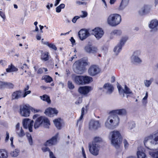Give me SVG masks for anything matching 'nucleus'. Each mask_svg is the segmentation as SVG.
I'll return each instance as SVG.
<instances>
[{
    "instance_id": "obj_31",
    "label": "nucleus",
    "mask_w": 158,
    "mask_h": 158,
    "mask_svg": "<svg viewBox=\"0 0 158 158\" xmlns=\"http://www.w3.org/2000/svg\"><path fill=\"white\" fill-rule=\"evenodd\" d=\"M40 98L41 99L44 101L46 102L48 104H50L51 102L50 97L46 94H44L42 96H40Z\"/></svg>"
},
{
    "instance_id": "obj_48",
    "label": "nucleus",
    "mask_w": 158,
    "mask_h": 158,
    "mask_svg": "<svg viewBox=\"0 0 158 158\" xmlns=\"http://www.w3.org/2000/svg\"><path fill=\"white\" fill-rule=\"evenodd\" d=\"M49 47L55 50H56L57 49V48L55 45L52 44H50V45H49Z\"/></svg>"
},
{
    "instance_id": "obj_5",
    "label": "nucleus",
    "mask_w": 158,
    "mask_h": 158,
    "mask_svg": "<svg viewBox=\"0 0 158 158\" xmlns=\"http://www.w3.org/2000/svg\"><path fill=\"white\" fill-rule=\"evenodd\" d=\"M121 21V16L116 14H111L107 19L108 23L112 27H115L118 25Z\"/></svg>"
},
{
    "instance_id": "obj_53",
    "label": "nucleus",
    "mask_w": 158,
    "mask_h": 158,
    "mask_svg": "<svg viewBox=\"0 0 158 158\" xmlns=\"http://www.w3.org/2000/svg\"><path fill=\"white\" fill-rule=\"evenodd\" d=\"M82 13L83 14V15L82 16H81V17L82 18H84L86 17L87 15V13L86 12L82 11Z\"/></svg>"
},
{
    "instance_id": "obj_11",
    "label": "nucleus",
    "mask_w": 158,
    "mask_h": 158,
    "mask_svg": "<svg viewBox=\"0 0 158 158\" xmlns=\"http://www.w3.org/2000/svg\"><path fill=\"white\" fill-rule=\"evenodd\" d=\"M128 39L127 37H123L121 39L119 44L114 48V51L115 53L117 54L121 50L122 46Z\"/></svg>"
},
{
    "instance_id": "obj_8",
    "label": "nucleus",
    "mask_w": 158,
    "mask_h": 158,
    "mask_svg": "<svg viewBox=\"0 0 158 158\" xmlns=\"http://www.w3.org/2000/svg\"><path fill=\"white\" fill-rule=\"evenodd\" d=\"M30 113V108L26 105L20 106L19 113L23 117H27L29 116Z\"/></svg>"
},
{
    "instance_id": "obj_42",
    "label": "nucleus",
    "mask_w": 158,
    "mask_h": 158,
    "mask_svg": "<svg viewBox=\"0 0 158 158\" xmlns=\"http://www.w3.org/2000/svg\"><path fill=\"white\" fill-rule=\"evenodd\" d=\"M19 150L18 149H15L13 151L11 152L10 155L13 157H16L19 155Z\"/></svg>"
},
{
    "instance_id": "obj_33",
    "label": "nucleus",
    "mask_w": 158,
    "mask_h": 158,
    "mask_svg": "<svg viewBox=\"0 0 158 158\" xmlns=\"http://www.w3.org/2000/svg\"><path fill=\"white\" fill-rule=\"evenodd\" d=\"M153 80L154 79L152 78H151L149 80H144V83L145 86L147 87H149Z\"/></svg>"
},
{
    "instance_id": "obj_46",
    "label": "nucleus",
    "mask_w": 158,
    "mask_h": 158,
    "mask_svg": "<svg viewBox=\"0 0 158 158\" xmlns=\"http://www.w3.org/2000/svg\"><path fill=\"white\" fill-rule=\"evenodd\" d=\"M135 125L133 122H130L129 123L128 127L130 130H131L135 127Z\"/></svg>"
},
{
    "instance_id": "obj_6",
    "label": "nucleus",
    "mask_w": 158,
    "mask_h": 158,
    "mask_svg": "<svg viewBox=\"0 0 158 158\" xmlns=\"http://www.w3.org/2000/svg\"><path fill=\"white\" fill-rule=\"evenodd\" d=\"M50 125L49 121L47 118L41 116L36 120L34 123V127L35 129L38 128L40 126H43L45 128H48Z\"/></svg>"
},
{
    "instance_id": "obj_55",
    "label": "nucleus",
    "mask_w": 158,
    "mask_h": 158,
    "mask_svg": "<svg viewBox=\"0 0 158 158\" xmlns=\"http://www.w3.org/2000/svg\"><path fill=\"white\" fill-rule=\"evenodd\" d=\"M6 62L5 60H0V63L2 65H4L6 64Z\"/></svg>"
},
{
    "instance_id": "obj_63",
    "label": "nucleus",
    "mask_w": 158,
    "mask_h": 158,
    "mask_svg": "<svg viewBox=\"0 0 158 158\" xmlns=\"http://www.w3.org/2000/svg\"><path fill=\"white\" fill-rule=\"evenodd\" d=\"M59 6L60 7L61 9H63L64 8L65 5L64 4H61Z\"/></svg>"
},
{
    "instance_id": "obj_57",
    "label": "nucleus",
    "mask_w": 158,
    "mask_h": 158,
    "mask_svg": "<svg viewBox=\"0 0 158 158\" xmlns=\"http://www.w3.org/2000/svg\"><path fill=\"white\" fill-rule=\"evenodd\" d=\"M43 69L40 68L37 71V73L38 74H41L43 73Z\"/></svg>"
},
{
    "instance_id": "obj_13",
    "label": "nucleus",
    "mask_w": 158,
    "mask_h": 158,
    "mask_svg": "<svg viewBox=\"0 0 158 158\" xmlns=\"http://www.w3.org/2000/svg\"><path fill=\"white\" fill-rule=\"evenodd\" d=\"M140 54L139 51H137L134 52L131 57V60L132 63L134 64H139L142 62V60L138 57Z\"/></svg>"
},
{
    "instance_id": "obj_56",
    "label": "nucleus",
    "mask_w": 158,
    "mask_h": 158,
    "mask_svg": "<svg viewBox=\"0 0 158 158\" xmlns=\"http://www.w3.org/2000/svg\"><path fill=\"white\" fill-rule=\"evenodd\" d=\"M61 11V9L59 6L56 8V11L57 13L60 12Z\"/></svg>"
},
{
    "instance_id": "obj_61",
    "label": "nucleus",
    "mask_w": 158,
    "mask_h": 158,
    "mask_svg": "<svg viewBox=\"0 0 158 158\" xmlns=\"http://www.w3.org/2000/svg\"><path fill=\"white\" fill-rule=\"evenodd\" d=\"M19 129H20V128L19 123H18L16 126V131Z\"/></svg>"
},
{
    "instance_id": "obj_25",
    "label": "nucleus",
    "mask_w": 158,
    "mask_h": 158,
    "mask_svg": "<svg viewBox=\"0 0 158 158\" xmlns=\"http://www.w3.org/2000/svg\"><path fill=\"white\" fill-rule=\"evenodd\" d=\"M129 0H122L120 6L118 7V9L120 10H123L128 5Z\"/></svg>"
},
{
    "instance_id": "obj_40",
    "label": "nucleus",
    "mask_w": 158,
    "mask_h": 158,
    "mask_svg": "<svg viewBox=\"0 0 158 158\" xmlns=\"http://www.w3.org/2000/svg\"><path fill=\"white\" fill-rule=\"evenodd\" d=\"M126 94H131L132 92L130 89L127 87L126 85H125V88L124 89H123V93Z\"/></svg>"
},
{
    "instance_id": "obj_43",
    "label": "nucleus",
    "mask_w": 158,
    "mask_h": 158,
    "mask_svg": "<svg viewBox=\"0 0 158 158\" xmlns=\"http://www.w3.org/2000/svg\"><path fill=\"white\" fill-rule=\"evenodd\" d=\"M44 79L46 82H50L52 81L51 77L48 75H45L44 76Z\"/></svg>"
},
{
    "instance_id": "obj_20",
    "label": "nucleus",
    "mask_w": 158,
    "mask_h": 158,
    "mask_svg": "<svg viewBox=\"0 0 158 158\" xmlns=\"http://www.w3.org/2000/svg\"><path fill=\"white\" fill-rule=\"evenodd\" d=\"M58 113V110L55 108L49 107L45 111V114L48 116L51 117L53 115H56Z\"/></svg>"
},
{
    "instance_id": "obj_21",
    "label": "nucleus",
    "mask_w": 158,
    "mask_h": 158,
    "mask_svg": "<svg viewBox=\"0 0 158 158\" xmlns=\"http://www.w3.org/2000/svg\"><path fill=\"white\" fill-rule=\"evenodd\" d=\"M83 76H76L73 77L74 82L78 85H83Z\"/></svg>"
},
{
    "instance_id": "obj_49",
    "label": "nucleus",
    "mask_w": 158,
    "mask_h": 158,
    "mask_svg": "<svg viewBox=\"0 0 158 158\" xmlns=\"http://www.w3.org/2000/svg\"><path fill=\"white\" fill-rule=\"evenodd\" d=\"M80 18V17L79 16H75L72 19V22L73 23H75L76 22L77 20L79 18Z\"/></svg>"
},
{
    "instance_id": "obj_17",
    "label": "nucleus",
    "mask_w": 158,
    "mask_h": 158,
    "mask_svg": "<svg viewBox=\"0 0 158 158\" xmlns=\"http://www.w3.org/2000/svg\"><path fill=\"white\" fill-rule=\"evenodd\" d=\"M78 36L80 40H83L89 36L90 34L87 30L81 29L78 33Z\"/></svg>"
},
{
    "instance_id": "obj_18",
    "label": "nucleus",
    "mask_w": 158,
    "mask_h": 158,
    "mask_svg": "<svg viewBox=\"0 0 158 158\" xmlns=\"http://www.w3.org/2000/svg\"><path fill=\"white\" fill-rule=\"evenodd\" d=\"M92 90L91 87L85 86L80 87L78 89L79 92L85 95H87L88 93Z\"/></svg>"
},
{
    "instance_id": "obj_38",
    "label": "nucleus",
    "mask_w": 158,
    "mask_h": 158,
    "mask_svg": "<svg viewBox=\"0 0 158 158\" xmlns=\"http://www.w3.org/2000/svg\"><path fill=\"white\" fill-rule=\"evenodd\" d=\"M137 156L138 158H146V156L143 152L138 151L137 152Z\"/></svg>"
},
{
    "instance_id": "obj_23",
    "label": "nucleus",
    "mask_w": 158,
    "mask_h": 158,
    "mask_svg": "<svg viewBox=\"0 0 158 158\" xmlns=\"http://www.w3.org/2000/svg\"><path fill=\"white\" fill-rule=\"evenodd\" d=\"M22 92L17 91L14 92L12 95V100L17 99L21 97Z\"/></svg>"
},
{
    "instance_id": "obj_28",
    "label": "nucleus",
    "mask_w": 158,
    "mask_h": 158,
    "mask_svg": "<svg viewBox=\"0 0 158 158\" xmlns=\"http://www.w3.org/2000/svg\"><path fill=\"white\" fill-rule=\"evenodd\" d=\"M60 121L61 119L60 118L55 119L53 121L55 126L58 129H60L61 128Z\"/></svg>"
},
{
    "instance_id": "obj_1",
    "label": "nucleus",
    "mask_w": 158,
    "mask_h": 158,
    "mask_svg": "<svg viewBox=\"0 0 158 158\" xmlns=\"http://www.w3.org/2000/svg\"><path fill=\"white\" fill-rule=\"evenodd\" d=\"M127 111L125 109H118L111 111L110 115L105 123L106 127L109 129L118 126L119 123V118L117 114L120 115H125Z\"/></svg>"
},
{
    "instance_id": "obj_29",
    "label": "nucleus",
    "mask_w": 158,
    "mask_h": 158,
    "mask_svg": "<svg viewBox=\"0 0 158 158\" xmlns=\"http://www.w3.org/2000/svg\"><path fill=\"white\" fill-rule=\"evenodd\" d=\"M0 85L1 86L2 85L3 86L9 89H12L14 87L13 85L10 83L1 82H0Z\"/></svg>"
},
{
    "instance_id": "obj_41",
    "label": "nucleus",
    "mask_w": 158,
    "mask_h": 158,
    "mask_svg": "<svg viewBox=\"0 0 158 158\" xmlns=\"http://www.w3.org/2000/svg\"><path fill=\"white\" fill-rule=\"evenodd\" d=\"M26 136L27 138L29 144L30 145L33 144V140L31 134L29 133H27L26 135Z\"/></svg>"
},
{
    "instance_id": "obj_62",
    "label": "nucleus",
    "mask_w": 158,
    "mask_h": 158,
    "mask_svg": "<svg viewBox=\"0 0 158 158\" xmlns=\"http://www.w3.org/2000/svg\"><path fill=\"white\" fill-rule=\"evenodd\" d=\"M148 97V92H147L145 96L143 98V101H144L145 100H146L147 99Z\"/></svg>"
},
{
    "instance_id": "obj_51",
    "label": "nucleus",
    "mask_w": 158,
    "mask_h": 158,
    "mask_svg": "<svg viewBox=\"0 0 158 158\" xmlns=\"http://www.w3.org/2000/svg\"><path fill=\"white\" fill-rule=\"evenodd\" d=\"M31 93V91L30 90H28L27 91H25V92L23 94V97L24 98L25 97L27 94H30Z\"/></svg>"
},
{
    "instance_id": "obj_54",
    "label": "nucleus",
    "mask_w": 158,
    "mask_h": 158,
    "mask_svg": "<svg viewBox=\"0 0 158 158\" xmlns=\"http://www.w3.org/2000/svg\"><path fill=\"white\" fill-rule=\"evenodd\" d=\"M82 152V155L84 158H86V156L85 154V152L84 149V148L82 147L81 148Z\"/></svg>"
},
{
    "instance_id": "obj_22",
    "label": "nucleus",
    "mask_w": 158,
    "mask_h": 158,
    "mask_svg": "<svg viewBox=\"0 0 158 158\" xmlns=\"http://www.w3.org/2000/svg\"><path fill=\"white\" fill-rule=\"evenodd\" d=\"M103 88L106 90V93L109 94H111L113 90V86L109 83L105 84L103 86Z\"/></svg>"
},
{
    "instance_id": "obj_15",
    "label": "nucleus",
    "mask_w": 158,
    "mask_h": 158,
    "mask_svg": "<svg viewBox=\"0 0 158 158\" xmlns=\"http://www.w3.org/2000/svg\"><path fill=\"white\" fill-rule=\"evenodd\" d=\"M100 126L101 123L98 121L91 120L89 122V128L90 130H96Z\"/></svg>"
},
{
    "instance_id": "obj_14",
    "label": "nucleus",
    "mask_w": 158,
    "mask_h": 158,
    "mask_svg": "<svg viewBox=\"0 0 158 158\" xmlns=\"http://www.w3.org/2000/svg\"><path fill=\"white\" fill-rule=\"evenodd\" d=\"M85 51L89 53L94 54L97 52L98 49L97 47L92 46L91 44H88L84 48Z\"/></svg>"
},
{
    "instance_id": "obj_3",
    "label": "nucleus",
    "mask_w": 158,
    "mask_h": 158,
    "mask_svg": "<svg viewBox=\"0 0 158 158\" xmlns=\"http://www.w3.org/2000/svg\"><path fill=\"white\" fill-rule=\"evenodd\" d=\"M87 59L84 58L75 62L73 65L74 72L77 74H81L84 72L85 66L88 65Z\"/></svg>"
},
{
    "instance_id": "obj_45",
    "label": "nucleus",
    "mask_w": 158,
    "mask_h": 158,
    "mask_svg": "<svg viewBox=\"0 0 158 158\" xmlns=\"http://www.w3.org/2000/svg\"><path fill=\"white\" fill-rule=\"evenodd\" d=\"M101 141L102 139L101 138L98 137H96L94 138V141L92 142V143H97Z\"/></svg>"
},
{
    "instance_id": "obj_34",
    "label": "nucleus",
    "mask_w": 158,
    "mask_h": 158,
    "mask_svg": "<svg viewBox=\"0 0 158 158\" xmlns=\"http://www.w3.org/2000/svg\"><path fill=\"white\" fill-rule=\"evenodd\" d=\"M122 34V31L120 30L115 29L113 30L111 32V34L112 35L119 36Z\"/></svg>"
},
{
    "instance_id": "obj_35",
    "label": "nucleus",
    "mask_w": 158,
    "mask_h": 158,
    "mask_svg": "<svg viewBox=\"0 0 158 158\" xmlns=\"http://www.w3.org/2000/svg\"><path fill=\"white\" fill-rule=\"evenodd\" d=\"M48 56V52L43 53L42 54L41 59L44 61H46L49 59Z\"/></svg>"
},
{
    "instance_id": "obj_24",
    "label": "nucleus",
    "mask_w": 158,
    "mask_h": 158,
    "mask_svg": "<svg viewBox=\"0 0 158 158\" xmlns=\"http://www.w3.org/2000/svg\"><path fill=\"white\" fill-rule=\"evenodd\" d=\"M150 10V8L148 6H145L139 11V13L140 15H143L149 12Z\"/></svg>"
},
{
    "instance_id": "obj_10",
    "label": "nucleus",
    "mask_w": 158,
    "mask_h": 158,
    "mask_svg": "<svg viewBox=\"0 0 158 158\" xmlns=\"http://www.w3.org/2000/svg\"><path fill=\"white\" fill-rule=\"evenodd\" d=\"M34 121L29 118L24 119L23 121V127L26 129H28L30 132L32 131V127Z\"/></svg>"
},
{
    "instance_id": "obj_27",
    "label": "nucleus",
    "mask_w": 158,
    "mask_h": 158,
    "mask_svg": "<svg viewBox=\"0 0 158 158\" xmlns=\"http://www.w3.org/2000/svg\"><path fill=\"white\" fill-rule=\"evenodd\" d=\"M7 152L6 150L0 149V158H7Z\"/></svg>"
},
{
    "instance_id": "obj_26",
    "label": "nucleus",
    "mask_w": 158,
    "mask_h": 158,
    "mask_svg": "<svg viewBox=\"0 0 158 158\" xmlns=\"http://www.w3.org/2000/svg\"><path fill=\"white\" fill-rule=\"evenodd\" d=\"M83 85L89 84L92 81V78L88 76H83Z\"/></svg>"
},
{
    "instance_id": "obj_60",
    "label": "nucleus",
    "mask_w": 158,
    "mask_h": 158,
    "mask_svg": "<svg viewBox=\"0 0 158 158\" xmlns=\"http://www.w3.org/2000/svg\"><path fill=\"white\" fill-rule=\"evenodd\" d=\"M61 0H56L54 4L55 6H56L59 3Z\"/></svg>"
},
{
    "instance_id": "obj_32",
    "label": "nucleus",
    "mask_w": 158,
    "mask_h": 158,
    "mask_svg": "<svg viewBox=\"0 0 158 158\" xmlns=\"http://www.w3.org/2000/svg\"><path fill=\"white\" fill-rule=\"evenodd\" d=\"M16 134L20 137H22L25 135V133L21 127L20 129H18L16 131Z\"/></svg>"
},
{
    "instance_id": "obj_58",
    "label": "nucleus",
    "mask_w": 158,
    "mask_h": 158,
    "mask_svg": "<svg viewBox=\"0 0 158 158\" xmlns=\"http://www.w3.org/2000/svg\"><path fill=\"white\" fill-rule=\"evenodd\" d=\"M9 133L8 132H6V141H7L9 139Z\"/></svg>"
},
{
    "instance_id": "obj_44",
    "label": "nucleus",
    "mask_w": 158,
    "mask_h": 158,
    "mask_svg": "<svg viewBox=\"0 0 158 158\" xmlns=\"http://www.w3.org/2000/svg\"><path fill=\"white\" fill-rule=\"evenodd\" d=\"M68 86L69 89H72L74 88V86L73 84L72 81H68Z\"/></svg>"
},
{
    "instance_id": "obj_37",
    "label": "nucleus",
    "mask_w": 158,
    "mask_h": 158,
    "mask_svg": "<svg viewBox=\"0 0 158 158\" xmlns=\"http://www.w3.org/2000/svg\"><path fill=\"white\" fill-rule=\"evenodd\" d=\"M17 69L15 68L13 65L11 64L8 66V68L6 69L7 72H10L11 71H15L17 70Z\"/></svg>"
},
{
    "instance_id": "obj_16",
    "label": "nucleus",
    "mask_w": 158,
    "mask_h": 158,
    "mask_svg": "<svg viewBox=\"0 0 158 158\" xmlns=\"http://www.w3.org/2000/svg\"><path fill=\"white\" fill-rule=\"evenodd\" d=\"M93 34L98 40L100 39L103 35L104 32L102 29L100 28H95L92 30Z\"/></svg>"
},
{
    "instance_id": "obj_12",
    "label": "nucleus",
    "mask_w": 158,
    "mask_h": 158,
    "mask_svg": "<svg viewBox=\"0 0 158 158\" xmlns=\"http://www.w3.org/2000/svg\"><path fill=\"white\" fill-rule=\"evenodd\" d=\"M100 72V68L97 65H92L88 69V73L91 76H94Z\"/></svg>"
},
{
    "instance_id": "obj_9",
    "label": "nucleus",
    "mask_w": 158,
    "mask_h": 158,
    "mask_svg": "<svg viewBox=\"0 0 158 158\" xmlns=\"http://www.w3.org/2000/svg\"><path fill=\"white\" fill-rule=\"evenodd\" d=\"M151 32L154 33L158 31V20L156 19H152L151 21L148 24Z\"/></svg>"
},
{
    "instance_id": "obj_64",
    "label": "nucleus",
    "mask_w": 158,
    "mask_h": 158,
    "mask_svg": "<svg viewBox=\"0 0 158 158\" xmlns=\"http://www.w3.org/2000/svg\"><path fill=\"white\" fill-rule=\"evenodd\" d=\"M102 0V2H103V3L104 4V6H105L104 8H107V5L106 2L105 0Z\"/></svg>"
},
{
    "instance_id": "obj_30",
    "label": "nucleus",
    "mask_w": 158,
    "mask_h": 158,
    "mask_svg": "<svg viewBox=\"0 0 158 158\" xmlns=\"http://www.w3.org/2000/svg\"><path fill=\"white\" fill-rule=\"evenodd\" d=\"M42 150L43 152H49L50 158H56L54 156L53 152L50 151V149L46 147H43L42 148Z\"/></svg>"
},
{
    "instance_id": "obj_36",
    "label": "nucleus",
    "mask_w": 158,
    "mask_h": 158,
    "mask_svg": "<svg viewBox=\"0 0 158 158\" xmlns=\"http://www.w3.org/2000/svg\"><path fill=\"white\" fill-rule=\"evenodd\" d=\"M149 153L152 158H158V151H151Z\"/></svg>"
},
{
    "instance_id": "obj_2",
    "label": "nucleus",
    "mask_w": 158,
    "mask_h": 158,
    "mask_svg": "<svg viewBox=\"0 0 158 158\" xmlns=\"http://www.w3.org/2000/svg\"><path fill=\"white\" fill-rule=\"evenodd\" d=\"M143 142L145 146L148 149L152 150L151 148L155 146L158 149V131L146 137Z\"/></svg>"
},
{
    "instance_id": "obj_19",
    "label": "nucleus",
    "mask_w": 158,
    "mask_h": 158,
    "mask_svg": "<svg viewBox=\"0 0 158 158\" xmlns=\"http://www.w3.org/2000/svg\"><path fill=\"white\" fill-rule=\"evenodd\" d=\"M58 135V133H57L54 136L49 140H47L44 144V145L46 146H50L53 145H54L57 143V139Z\"/></svg>"
},
{
    "instance_id": "obj_59",
    "label": "nucleus",
    "mask_w": 158,
    "mask_h": 158,
    "mask_svg": "<svg viewBox=\"0 0 158 158\" xmlns=\"http://www.w3.org/2000/svg\"><path fill=\"white\" fill-rule=\"evenodd\" d=\"M70 41L71 42L72 44L73 45L74 44L75 42V40L73 39V37H71L70 39Z\"/></svg>"
},
{
    "instance_id": "obj_4",
    "label": "nucleus",
    "mask_w": 158,
    "mask_h": 158,
    "mask_svg": "<svg viewBox=\"0 0 158 158\" xmlns=\"http://www.w3.org/2000/svg\"><path fill=\"white\" fill-rule=\"evenodd\" d=\"M111 144L116 148H118L121 142V139L120 133L118 131H114L111 132Z\"/></svg>"
},
{
    "instance_id": "obj_52",
    "label": "nucleus",
    "mask_w": 158,
    "mask_h": 158,
    "mask_svg": "<svg viewBox=\"0 0 158 158\" xmlns=\"http://www.w3.org/2000/svg\"><path fill=\"white\" fill-rule=\"evenodd\" d=\"M0 15L3 19H5L6 18L5 15L3 12L1 11H0Z\"/></svg>"
},
{
    "instance_id": "obj_7",
    "label": "nucleus",
    "mask_w": 158,
    "mask_h": 158,
    "mask_svg": "<svg viewBox=\"0 0 158 158\" xmlns=\"http://www.w3.org/2000/svg\"><path fill=\"white\" fill-rule=\"evenodd\" d=\"M100 147L98 143H92L89 144V149L90 152L93 155L96 156L98 154Z\"/></svg>"
},
{
    "instance_id": "obj_50",
    "label": "nucleus",
    "mask_w": 158,
    "mask_h": 158,
    "mask_svg": "<svg viewBox=\"0 0 158 158\" xmlns=\"http://www.w3.org/2000/svg\"><path fill=\"white\" fill-rule=\"evenodd\" d=\"M123 143H124L125 148H127L128 147L129 144L127 140L124 139L123 141Z\"/></svg>"
},
{
    "instance_id": "obj_39",
    "label": "nucleus",
    "mask_w": 158,
    "mask_h": 158,
    "mask_svg": "<svg viewBox=\"0 0 158 158\" xmlns=\"http://www.w3.org/2000/svg\"><path fill=\"white\" fill-rule=\"evenodd\" d=\"M84 114L85 108L84 107H83L81 109V115L79 119L77 121V125H78V124L79 123H80V124L81 123H82L81 120L83 118Z\"/></svg>"
},
{
    "instance_id": "obj_47",
    "label": "nucleus",
    "mask_w": 158,
    "mask_h": 158,
    "mask_svg": "<svg viewBox=\"0 0 158 158\" xmlns=\"http://www.w3.org/2000/svg\"><path fill=\"white\" fill-rule=\"evenodd\" d=\"M117 86L119 93H123V89H122L121 85L118 82L117 83Z\"/></svg>"
}]
</instances>
